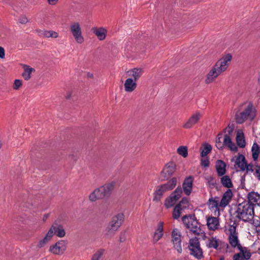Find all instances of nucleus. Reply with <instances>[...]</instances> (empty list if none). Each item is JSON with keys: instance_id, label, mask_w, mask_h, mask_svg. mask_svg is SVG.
Instances as JSON below:
<instances>
[{"instance_id": "26", "label": "nucleus", "mask_w": 260, "mask_h": 260, "mask_svg": "<svg viewBox=\"0 0 260 260\" xmlns=\"http://www.w3.org/2000/svg\"><path fill=\"white\" fill-rule=\"evenodd\" d=\"M235 164L236 165L240 168L241 171H245L246 161L245 157L243 154H239L237 156Z\"/></svg>"}, {"instance_id": "4", "label": "nucleus", "mask_w": 260, "mask_h": 260, "mask_svg": "<svg viewBox=\"0 0 260 260\" xmlns=\"http://www.w3.org/2000/svg\"><path fill=\"white\" fill-rule=\"evenodd\" d=\"M56 235L59 238H62L66 235V231L62 225L57 223H53L45 237L40 240L37 245L38 248H42L46 245Z\"/></svg>"}, {"instance_id": "15", "label": "nucleus", "mask_w": 260, "mask_h": 260, "mask_svg": "<svg viewBox=\"0 0 260 260\" xmlns=\"http://www.w3.org/2000/svg\"><path fill=\"white\" fill-rule=\"evenodd\" d=\"M202 117V114L200 112L193 113L183 124V127L186 129L191 128L193 125L199 122Z\"/></svg>"}, {"instance_id": "32", "label": "nucleus", "mask_w": 260, "mask_h": 260, "mask_svg": "<svg viewBox=\"0 0 260 260\" xmlns=\"http://www.w3.org/2000/svg\"><path fill=\"white\" fill-rule=\"evenodd\" d=\"M251 152L253 160L254 161H256L260 153L259 147L256 143H254L253 144L251 147Z\"/></svg>"}, {"instance_id": "45", "label": "nucleus", "mask_w": 260, "mask_h": 260, "mask_svg": "<svg viewBox=\"0 0 260 260\" xmlns=\"http://www.w3.org/2000/svg\"><path fill=\"white\" fill-rule=\"evenodd\" d=\"M201 166L204 167H208L209 165V161L208 159L206 158H203L201 159Z\"/></svg>"}, {"instance_id": "31", "label": "nucleus", "mask_w": 260, "mask_h": 260, "mask_svg": "<svg viewBox=\"0 0 260 260\" xmlns=\"http://www.w3.org/2000/svg\"><path fill=\"white\" fill-rule=\"evenodd\" d=\"M219 241L216 237H210L208 239L206 243L207 246L209 248L217 249L219 246Z\"/></svg>"}, {"instance_id": "21", "label": "nucleus", "mask_w": 260, "mask_h": 260, "mask_svg": "<svg viewBox=\"0 0 260 260\" xmlns=\"http://www.w3.org/2000/svg\"><path fill=\"white\" fill-rule=\"evenodd\" d=\"M137 82L132 78H127L124 83V90L127 92H132L137 88Z\"/></svg>"}, {"instance_id": "11", "label": "nucleus", "mask_w": 260, "mask_h": 260, "mask_svg": "<svg viewBox=\"0 0 260 260\" xmlns=\"http://www.w3.org/2000/svg\"><path fill=\"white\" fill-rule=\"evenodd\" d=\"M172 241L173 244V247L179 253H181L182 248L181 246V236L179 230L177 229H174L172 232Z\"/></svg>"}, {"instance_id": "23", "label": "nucleus", "mask_w": 260, "mask_h": 260, "mask_svg": "<svg viewBox=\"0 0 260 260\" xmlns=\"http://www.w3.org/2000/svg\"><path fill=\"white\" fill-rule=\"evenodd\" d=\"M193 178L190 176L186 178L183 183V188L184 193L186 195H189L192 189Z\"/></svg>"}, {"instance_id": "47", "label": "nucleus", "mask_w": 260, "mask_h": 260, "mask_svg": "<svg viewBox=\"0 0 260 260\" xmlns=\"http://www.w3.org/2000/svg\"><path fill=\"white\" fill-rule=\"evenodd\" d=\"M233 260H245L241 253H236L233 256Z\"/></svg>"}, {"instance_id": "17", "label": "nucleus", "mask_w": 260, "mask_h": 260, "mask_svg": "<svg viewBox=\"0 0 260 260\" xmlns=\"http://www.w3.org/2000/svg\"><path fill=\"white\" fill-rule=\"evenodd\" d=\"M143 73L144 71L142 68H135L128 70L126 74L128 78H132L137 82L142 77Z\"/></svg>"}, {"instance_id": "14", "label": "nucleus", "mask_w": 260, "mask_h": 260, "mask_svg": "<svg viewBox=\"0 0 260 260\" xmlns=\"http://www.w3.org/2000/svg\"><path fill=\"white\" fill-rule=\"evenodd\" d=\"M66 245L65 241L60 240L50 247L49 251L57 255L62 254L66 249Z\"/></svg>"}, {"instance_id": "5", "label": "nucleus", "mask_w": 260, "mask_h": 260, "mask_svg": "<svg viewBox=\"0 0 260 260\" xmlns=\"http://www.w3.org/2000/svg\"><path fill=\"white\" fill-rule=\"evenodd\" d=\"M115 183L111 182L95 189L89 195V200L94 202L98 200L108 197L114 187Z\"/></svg>"}, {"instance_id": "50", "label": "nucleus", "mask_w": 260, "mask_h": 260, "mask_svg": "<svg viewBox=\"0 0 260 260\" xmlns=\"http://www.w3.org/2000/svg\"><path fill=\"white\" fill-rule=\"evenodd\" d=\"M254 175L255 177L260 180V169L258 168L257 170H256L254 173Z\"/></svg>"}, {"instance_id": "37", "label": "nucleus", "mask_w": 260, "mask_h": 260, "mask_svg": "<svg viewBox=\"0 0 260 260\" xmlns=\"http://www.w3.org/2000/svg\"><path fill=\"white\" fill-rule=\"evenodd\" d=\"M179 206V208H181L183 211L189 207V203L187 198H183L180 203L177 205Z\"/></svg>"}, {"instance_id": "51", "label": "nucleus", "mask_w": 260, "mask_h": 260, "mask_svg": "<svg viewBox=\"0 0 260 260\" xmlns=\"http://www.w3.org/2000/svg\"><path fill=\"white\" fill-rule=\"evenodd\" d=\"M58 0H48V3L49 5H55Z\"/></svg>"}, {"instance_id": "30", "label": "nucleus", "mask_w": 260, "mask_h": 260, "mask_svg": "<svg viewBox=\"0 0 260 260\" xmlns=\"http://www.w3.org/2000/svg\"><path fill=\"white\" fill-rule=\"evenodd\" d=\"M24 72L22 75L25 80H28L31 77V74L35 71V69L26 64L22 65Z\"/></svg>"}, {"instance_id": "49", "label": "nucleus", "mask_w": 260, "mask_h": 260, "mask_svg": "<svg viewBox=\"0 0 260 260\" xmlns=\"http://www.w3.org/2000/svg\"><path fill=\"white\" fill-rule=\"evenodd\" d=\"M19 21L22 24H25L27 22V19L25 16H21L20 17Z\"/></svg>"}, {"instance_id": "44", "label": "nucleus", "mask_w": 260, "mask_h": 260, "mask_svg": "<svg viewBox=\"0 0 260 260\" xmlns=\"http://www.w3.org/2000/svg\"><path fill=\"white\" fill-rule=\"evenodd\" d=\"M22 81L19 79L14 80L13 88L14 90L19 89L22 86Z\"/></svg>"}, {"instance_id": "3", "label": "nucleus", "mask_w": 260, "mask_h": 260, "mask_svg": "<svg viewBox=\"0 0 260 260\" xmlns=\"http://www.w3.org/2000/svg\"><path fill=\"white\" fill-rule=\"evenodd\" d=\"M236 217L244 222H250L254 218L253 207L246 202L239 204L235 211Z\"/></svg>"}, {"instance_id": "24", "label": "nucleus", "mask_w": 260, "mask_h": 260, "mask_svg": "<svg viewBox=\"0 0 260 260\" xmlns=\"http://www.w3.org/2000/svg\"><path fill=\"white\" fill-rule=\"evenodd\" d=\"M92 32L98 37L100 41H103L106 39L107 31L104 27H93Z\"/></svg>"}, {"instance_id": "46", "label": "nucleus", "mask_w": 260, "mask_h": 260, "mask_svg": "<svg viewBox=\"0 0 260 260\" xmlns=\"http://www.w3.org/2000/svg\"><path fill=\"white\" fill-rule=\"evenodd\" d=\"M246 168H245V170L247 171V172H253L254 171L253 165L252 164H249L247 165L246 163Z\"/></svg>"}, {"instance_id": "42", "label": "nucleus", "mask_w": 260, "mask_h": 260, "mask_svg": "<svg viewBox=\"0 0 260 260\" xmlns=\"http://www.w3.org/2000/svg\"><path fill=\"white\" fill-rule=\"evenodd\" d=\"M254 228L257 232H260V220L257 219H252V221L250 222Z\"/></svg>"}, {"instance_id": "6", "label": "nucleus", "mask_w": 260, "mask_h": 260, "mask_svg": "<svg viewBox=\"0 0 260 260\" xmlns=\"http://www.w3.org/2000/svg\"><path fill=\"white\" fill-rule=\"evenodd\" d=\"M124 215L119 213L114 216L105 230V235L107 238L112 237L122 224L123 221Z\"/></svg>"}, {"instance_id": "16", "label": "nucleus", "mask_w": 260, "mask_h": 260, "mask_svg": "<svg viewBox=\"0 0 260 260\" xmlns=\"http://www.w3.org/2000/svg\"><path fill=\"white\" fill-rule=\"evenodd\" d=\"M247 199L248 201L246 202L252 205L253 209L256 206H260V194L257 192L254 191L249 192L247 195Z\"/></svg>"}, {"instance_id": "52", "label": "nucleus", "mask_w": 260, "mask_h": 260, "mask_svg": "<svg viewBox=\"0 0 260 260\" xmlns=\"http://www.w3.org/2000/svg\"><path fill=\"white\" fill-rule=\"evenodd\" d=\"M254 166L255 167V170H257L258 168L260 169V166L258 164H257L256 163H255Z\"/></svg>"}, {"instance_id": "29", "label": "nucleus", "mask_w": 260, "mask_h": 260, "mask_svg": "<svg viewBox=\"0 0 260 260\" xmlns=\"http://www.w3.org/2000/svg\"><path fill=\"white\" fill-rule=\"evenodd\" d=\"M225 164L221 160H218L216 164V169L218 175L220 176L225 173Z\"/></svg>"}, {"instance_id": "35", "label": "nucleus", "mask_w": 260, "mask_h": 260, "mask_svg": "<svg viewBox=\"0 0 260 260\" xmlns=\"http://www.w3.org/2000/svg\"><path fill=\"white\" fill-rule=\"evenodd\" d=\"M177 152L178 154L185 158L188 155V149L187 146H181L177 149Z\"/></svg>"}, {"instance_id": "54", "label": "nucleus", "mask_w": 260, "mask_h": 260, "mask_svg": "<svg viewBox=\"0 0 260 260\" xmlns=\"http://www.w3.org/2000/svg\"><path fill=\"white\" fill-rule=\"evenodd\" d=\"M88 77H92V75L89 73V74H88Z\"/></svg>"}, {"instance_id": "48", "label": "nucleus", "mask_w": 260, "mask_h": 260, "mask_svg": "<svg viewBox=\"0 0 260 260\" xmlns=\"http://www.w3.org/2000/svg\"><path fill=\"white\" fill-rule=\"evenodd\" d=\"M5 57V51L3 47L0 46V58L2 59L4 58Z\"/></svg>"}, {"instance_id": "56", "label": "nucleus", "mask_w": 260, "mask_h": 260, "mask_svg": "<svg viewBox=\"0 0 260 260\" xmlns=\"http://www.w3.org/2000/svg\"><path fill=\"white\" fill-rule=\"evenodd\" d=\"M258 253L260 254V247L258 248Z\"/></svg>"}, {"instance_id": "7", "label": "nucleus", "mask_w": 260, "mask_h": 260, "mask_svg": "<svg viewBox=\"0 0 260 260\" xmlns=\"http://www.w3.org/2000/svg\"><path fill=\"white\" fill-rule=\"evenodd\" d=\"M182 220L186 228L192 233L197 235L205 236V234L204 231L201 228L199 223L196 219L184 215L182 217Z\"/></svg>"}, {"instance_id": "41", "label": "nucleus", "mask_w": 260, "mask_h": 260, "mask_svg": "<svg viewBox=\"0 0 260 260\" xmlns=\"http://www.w3.org/2000/svg\"><path fill=\"white\" fill-rule=\"evenodd\" d=\"M222 136V134H218L216 138V146L218 149H221L223 147V144L221 143V139Z\"/></svg>"}, {"instance_id": "38", "label": "nucleus", "mask_w": 260, "mask_h": 260, "mask_svg": "<svg viewBox=\"0 0 260 260\" xmlns=\"http://www.w3.org/2000/svg\"><path fill=\"white\" fill-rule=\"evenodd\" d=\"M183 211L179 208L177 205L175 207L174 211L173 212V217L174 219H178L180 216L181 214Z\"/></svg>"}, {"instance_id": "39", "label": "nucleus", "mask_w": 260, "mask_h": 260, "mask_svg": "<svg viewBox=\"0 0 260 260\" xmlns=\"http://www.w3.org/2000/svg\"><path fill=\"white\" fill-rule=\"evenodd\" d=\"M104 252V249L98 250L92 256L91 260H101V257Z\"/></svg>"}, {"instance_id": "55", "label": "nucleus", "mask_w": 260, "mask_h": 260, "mask_svg": "<svg viewBox=\"0 0 260 260\" xmlns=\"http://www.w3.org/2000/svg\"><path fill=\"white\" fill-rule=\"evenodd\" d=\"M220 260H224V258L223 257H220Z\"/></svg>"}, {"instance_id": "9", "label": "nucleus", "mask_w": 260, "mask_h": 260, "mask_svg": "<svg viewBox=\"0 0 260 260\" xmlns=\"http://www.w3.org/2000/svg\"><path fill=\"white\" fill-rule=\"evenodd\" d=\"M188 248L190 254L197 259H200L203 257L202 249L198 238L194 237L189 240Z\"/></svg>"}, {"instance_id": "25", "label": "nucleus", "mask_w": 260, "mask_h": 260, "mask_svg": "<svg viewBox=\"0 0 260 260\" xmlns=\"http://www.w3.org/2000/svg\"><path fill=\"white\" fill-rule=\"evenodd\" d=\"M236 140L237 145L240 147H245L246 145V142L244 132L242 129H239L237 131Z\"/></svg>"}, {"instance_id": "18", "label": "nucleus", "mask_w": 260, "mask_h": 260, "mask_svg": "<svg viewBox=\"0 0 260 260\" xmlns=\"http://www.w3.org/2000/svg\"><path fill=\"white\" fill-rule=\"evenodd\" d=\"M207 225L209 230L215 231L219 228V221L217 217H206Z\"/></svg>"}, {"instance_id": "53", "label": "nucleus", "mask_w": 260, "mask_h": 260, "mask_svg": "<svg viewBox=\"0 0 260 260\" xmlns=\"http://www.w3.org/2000/svg\"><path fill=\"white\" fill-rule=\"evenodd\" d=\"M48 214H45V215H44V217L43 219H44V220H45L46 219H47V218H48Z\"/></svg>"}, {"instance_id": "19", "label": "nucleus", "mask_w": 260, "mask_h": 260, "mask_svg": "<svg viewBox=\"0 0 260 260\" xmlns=\"http://www.w3.org/2000/svg\"><path fill=\"white\" fill-rule=\"evenodd\" d=\"M163 222H159L156 229H155L153 235L152 236V242L154 243L158 242L164 235V228H163Z\"/></svg>"}, {"instance_id": "1", "label": "nucleus", "mask_w": 260, "mask_h": 260, "mask_svg": "<svg viewBox=\"0 0 260 260\" xmlns=\"http://www.w3.org/2000/svg\"><path fill=\"white\" fill-rule=\"evenodd\" d=\"M232 59V55L230 53L223 55L212 67L206 75L205 83L210 84L214 81L216 78L226 71Z\"/></svg>"}, {"instance_id": "27", "label": "nucleus", "mask_w": 260, "mask_h": 260, "mask_svg": "<svg viewBox=\"0 0 260 260\" xmlns=\"http://www.w3.org/2000/svg\"><path fill=\"white\" fill-rule=\"evenodd\" d=\"M39 36L42 38H57L58 34L53 30H40L38 31Z\"/></svg>"}, {"instance_id": "12", "label": "nucleus", "mask_w": 260, "mask_h": 260, "mask_svg": "<svg viewBox=\"0 0 260 260\" xmlns=\"http://www.w3.org/2000/svg\"><path fill=\"white\" fill-rule=\"evenodd\" d=\"M230 235L229 236V242L230 245L234 248L238 249L241 246L238 239V233L236 232L235 226L232 225L229 229Z\"/></svg>"}, {"instance_id": "20", "label": "nucleus", "mask_w": 260, "mask_h": 260, "mask_svg": "<svg viewBox=\"0 0 260 260\" xmlns=\"http://www.w3.org/2000/svg\"><path fill=\"white\" fill-rule=\"evenodd\" d=\"M175 170L176 165L173 162H169L164 167L161 174L165 177L168 178L175 172Z\"/></svg>"}, {"instance_id": "2", "label": "nucleus", "mask_w": 260, "mask_h": 260, "mask_svg": "<svg viewBox=\"0 0 260 260\" xmlns=\"http://www.w3.org/2000/svg\"><path fill=\"white\" fill-rule=\"evenodd\" d=\"M235 116L236 122L242 124L247 119L253 120L255 117V110L251 104H244L238 108Z\"/></svg>"}, {"instance_id": "40", "label": "nucleus", "mask_w": 260, "mask_h": 260, "mask_svg": "<svg viewBox=\"0 0 260 260\" xmlns=\"http://www.w3.org/2000/svg\"><path fill=\"white\" fill-rule=\"evenodd\" d=\"M235 129V125L233 123H230L228 127L225 129V135H229L230 136H232L234 130Z\"/></svg>"}, {"instance_id": "33", "label": "nucleus", "mask_w": 260, "mask_h": 260, "mask_svg": "<svg viewBox=\"0 0 260 260\" xmlns=\"http://www.w3.org/2000/svg\"><path fill=\"white\" fill-rule=\"evenodd\" d=\"M238 249L240 251L239 253H241V255H242L245 259H248L250 258L251 254L247 248L242 247L241 245Z\"/></svg>"}, {"instance_id": "43", "label": "nucleus", "mask_w": 260, "mask_h": 260, "mask_svg": "<svg viewBox=\"0 0 260 260\" xmlns=\"http://www.w3.org/2000/svg\"><path fill=\"white\" fill-rule=\"evenodd\" d=\"M209 205L210 208H215L217 209L218 206H219V203L217 200L211 198L209 200Z\"/></svg>"}, {"instance_id": "22", "label": "nucleus", "mask_w": 260, "mask_h": 260, "mask_svg": "<svg viewBox=\"0 0 260 260\" xmlns=\"http://www.w3.org/2000/svg\"><path fill=\"white\" fill-rule=\"evenodd\" d=\"M233 192L230 189H228L223 194L220 202L219 203V206L221 207H225L230 203Z\"/></svg>"}, {"instance_id": "8", "label": "nucleus", "mask_w": 260, "mask_h": 260, "mask_svg": "<svg viewBox=\"0 0 260 260\" xmlns=\"http://www.w3.org/2000/svg\"><path fill=\"white\" fill-rule=\"evenodd\" d=\"M177 182V178L173 177L167 183L158 186L154 193L153 200L158 201L163 193L166 191L172 189L176 185Z\"/></svg>"}, {"instance_id": "13", "label": "nucleus", "mask_w": 260, "mask_h": 260, "mask_svg": "<svg viewBox=\"0 0 260 260\" xmlns=\"http://www.w3.org/2000/svg\"><path fill=\"white\" fill-rule=\"evenodd\" d=\"M182 189L181 187H178L171 194L165 201V205L167 208H170L174 206L176 201L181 197Z\"/></svg>"}, {"instance_id": "36", "label": "nucleus", "mask_w": 260, "mask_h": 260, "mask_svg": "<svg viewBox=\"0 0 260 260\" xmlns=\"http://www.w3.org/2000/svg\"><path fill=\"white\" fill-rule=\"evenodd\" d=\"M212 150V146L208 144H205L203 148L201 149V156L202 157L206 156Z\"/></svg>"}, {"instance_id": "10", "label": "nucleus", "mask_w": 260, "mask_h": 260, "mask_svg": "<svg viewBox=\"0 0 260 260\" xmlns=\"http://www.w3.org/2000/svg\"><path fill=\"white\" fill-rule=\"evenodd\" d=\"M70 32L75 42L79 44H82L84 39L82 35L81 26L78 22L72 23L70 26Z\"/></svg>"}, {"instance_id": "28", "label": "nucleus", "mask_w": 260, "mask_h": 260, "mask_svg": "<svg viewBox=\"0 0 260 260\" xmlns=\"http://www.w3.org/2000/svg\"><path fill=\"white\" fill-rule=\"evenodd\" d=\"M223 145L228 147L233 151H236L237 150V146L235 143L232 142L231 137L229 135H224Z\"/></svg>"}, {"instance_id": "34", "label": "nucleus", "mask_w": 260, "mask_h": 260, "mask_svg": "<svg viewBox=\"0 0 260 260\" xmlns=\"http://www.w3.org/2000/svg\"><path fill=\"white\" fill-rule=\"evenodd\" d=\"M221 182L223 186L227 188H231L233 187V184L230 177L227 176H223L221 178Z\"/></svg>"}]
</instances>
